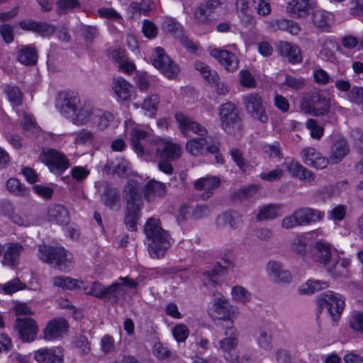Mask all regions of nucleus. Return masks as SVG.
<instances>
[{"label":"nucleus","mask_w":363,"mask_h":363,"mask_svg":"<svg viewBox=\"0 0 363 363\" xmlns=\"http://www.w3.org/2000/svg\"><path fill=\"white\" fill-rule=\"evenodd\" d=\"M144 233L148 241V251L152 258L162 257L170 247L169 235L162 228L159 218L151 217L144 225Z\"/></svg>","instance_id":"obj_1"},{"label":"nucleus","mask_w":363,"mask_h":363,"mask_svg":"<svg viewBox=\"0 0 363 363\" xmlns=\"http://www.w3.org/2000/svg\"><path fill=\"white\" fill-rule=\"evenodd\" d=\"M38 256L43 262L61 272H68L74 267L72 255L61 245H40Z\"/></svg>","instance_id":"obj_2"},{"label":"nucleus","mask_w":363,"mask_h":363,"mask_svg":"<svg viewBox=\"0 0 363 363\" xmlns=\"http://www.w3.org/2000/svg\"><path fill=\"white\" fill-rule=\"evenodd\" d=\"M299 108L301 111L305 114L320 117L329 113L330 103L326 96L318 91H310L303 94Z\"/></svg>","instance_id":"obj_3"},{"label":"nucleus","mask_w":363,"mask_h":363,"mask_svg":"<svg viewBox=\"0 0 363 363\" xmlns=\"http://www.w3.org/2000/svg\"><path fill=\"white\" fill-rule=\"evenodd\" d=\"M222 129L229 134H236L242 130L243 123L238 107L232 101L222 104L218 108Z\"/></svg>","instance_id":"obj_4"},{"label":"nucleus","mask_w":363,"mask_h":363,"mask_svg":"<svg viewBox=\"0 0 363 363\" xmlns=\"http://www.w3.org/2000/svg\"><path fill=\"white\" fill-rule=\"evenodd\" d=\"M324 215L323 211L309 207H302L294 211L291 215L285 216L281 221V225L287 230L296 226L307 225L320 221Z\"/></svg>","instance_id":"obj_5"},{"label":"nucleus","mask_w":363,"mask_h":363,"mask_svg":"<svg viewBox=\"0 0 363 363\" xmlns=\"http://www.w3.org/2000/svg\"><path fill=\"white\" fill-rule=\"evenodd\" d=\"M242 104L246 112L250 117L265 124L269 121V116L266 109V102L263 97L257 93L249 94L242 98Z\"/></svg>","instance_id":"obj_6"},{"label":"nucleus","mask_w":363,"mask_h":363,"mask_svg":"<svg viewBox=\"0 0 363 363\" xmlns=\"http://www.w3.org/2000/svg\"><path fill=\"white\" fill-rule=\"evenodd\" d=\"M39 158L48 167L50 172L56 176L62 175L69 167L67 157L52 148L43 150Z\"/></svg>","instance_id":"obj_7"},{"label":"nucleus","mask_w":363,"mask_h":363,"mask_svg":"<svg viewBox=\"0 0 363 363\" xmlns=\"http://www.w3.org/2000/svg\"><path fill=\"white\" fill-rule=\"evenodd\" d=\"M318 304L321 308H326L333 320L336 321L340 316L345 308V298L339 294L332 291L320 295L318 298Z\"/></svg>","instance_id":"obj_8"},{"label":"nucleus","mask_w":363,"mask_h":363,"mask_svg":"<svg viewBox=\"0 0 363 363\" xmlns=\"http://www.w3.org/2000/svg\"><path fill=\"white\" fill-rule=\"evenodd\" d=\"M81 100L78 93L72 91H65L58 93L56 97V107L59 111L67 118L74 114Z\"/></svg>","instance_id":"obj_9"},{"label":"nucleus","mask_w":363,"mask_h":363,"mask_svg":"<svg viewBox=\"0 0 363 363\" xmlns=\"http://www.w3.org/2000/svg\"><path fill=\"white\" fill-rule=\"evenodd\" d=\"M152 64L168 78L175 77L179 72V67L169 58L162 48H155Z\"/></svg>","instance_id":"obj_10"},{"label":"nucleus","mask_w":363,"mask_h":363,"mask_svg":"<svg viewBox=\"0 0 363 363\" xmlns=\"http://www.w3.org/2000/svg\"><path fill=\"white\" fill-rule=\"evenodd\" d=\"M337 251L329 242L323 240L317 241L314 246L313 259L326 267L331 265L332 262H336Z\"/></svg>","instance_id":"obj_11"},{"label":"nucleus","mask_w":363,"mask_h":363,"mask_svg":"<svg viewBox=\"0 0 363 363\" xmlns=\"http://www.w3.org/2000/svg\"><path fill=\"white\" fill-rule=\"evenodd\" d=\"M14 328L17 330L19 337L26 342L34 341L38 332L37 323L30 317L17 318L15 320Z\"/></svg>","instance_id":"obj_12"},{"label":"nucleus","mask_w":363,"mask_h":363,"mask_svg":"<svg viewBox=\"0 0 363 363\" xmlns=\"http://www.w3.org/2000/svg\"><path fill=\"white\" fill-rule=\"evenodd\" d=\"M151 145L156 156L160 159L176 160L182 153L179 145L161 138L153 140Z\"/></svg>","instance_id":"obj_13"},{"label":"nucleus","mask_w":363,"mask_h":363,"mask_svg":"<svg viewBox=\"0 0 363 363\" xmlns=\"http://www.w3.org/2000/svg\"><path fill=\"white\" fill-rule=\"evenodd\" d=\"M121 292V284L118 282H113L106 287L99 281H94L87 294L97 298H106L117 302Z\"/></svg>","instance_id":"obj_14"},{"label":"nucleus","mask_w":363,"mask_h":363,"mask_svg":"<svg viewBox=\"0 0 363 363\" xmlns=\"http://www.w3.org/2000/svg\"><path fill=\"white\" fill-rule=\"evenodd\" d=\"M167 191V184L155 179H150L142 189L143 196L149 203L163 199Z\"/></svg>","instance_id":"obj_15"},{"label":"nucleus","mask_w":363,"mask_h":363,"mask_svg":"<svg viewBox=\"0 0 363 363\" xmlns=\"http://www.w3.org/2000/svg\"><path fill=\"white\" fill-rule=\"evenodd\" d=\"M267 273L269 279L276 284H289L292 276L291 272L284 268L283 264L277 261L270 260L266 266Z\"/></svg>","instance_id":"obj_16"},{"label":"nucleus","mask_w":363,"mask_h":363,"mask_svg":"<svg viewBox=\"0 0 363 363\" xmlns=\"http://www.w3.org/2000/svg\"><path fill=\"white\" fill-rule=\"evenodd\" d=\"M223 4L222 0H204L195 10L194 17L199 24H208L212 19V13Z\"/></svg>","instance_id":"obj_17"},{"label":"nucleus","mask_w":363,"mask_h":363,"mask_svg":"<svg viewBox=\"0 0 363 363\" xmlns=\"http://www.w3.org/2000/svg\"><path fill=\"white\" fill-rule=\"evenodd\" d=\"M19 26L24 30L32 31L43 38L50 37L56 31L55 26L45 21H36L32 19L20 21Z\"/></svg>","instance_id":"obj_18"},{"label":"nucleus","mask_w":363,"mask_h":363,"mask_svg":"<svg viewBox=\"0 0 363 363\" xmlns=\"http://www.w3.org/2000/svg\"><path fill=\"white\" fill-rule=\"evenodd\" d=\"M69 328L67 320L62 317L50 320L44 328V337L47 340H52L66 333Z\"/></svg>","instance_id":"obj_19"},{"label":"nucleus","mask_w":363,"mask_h":363,"mask_svg":"<svg viewBox=\"0 0 363 363\" xmlns=\"http://www.w3.org/2000/svg\"><path fill=\"white\" fill-rule=\"evenodd\" d=\"M301 157L305 164L318 169H324L328 164V160L322 157L313 147L303 148L301 152Z\"/></svg>","instance_id":"obj_20"},{"label":"nucleus","mask_w":363,"mask_h":363,"mask_svg":"<svg viewBox=\"0 0 363 363\" xmlns=\"http://www.w3.org/2000/svg\"><path fill=\"white\" fill-rule=\"evenodd\" d=\"M24 250L23 246L18 242H8L4 245L2 263L11 267H16L20 260V255Z\"/></svg>","instance_id":"obj_21"},{"label":"nucleus","mask_w":363,"mask_h":363,"mask_svg":"<svg viewBox=\"0 0 363 363\" xmlns=\"http://www.w3.org/2000/svg\"><path fill=\"white\" fill-rule=\"evenodd\" d=\"M0 215L8 218L13 223L19 226L30 225V221L16 213L13 203L9 200H3L0 202Z\"/></svg>","instance_id":"obj_22"},{"label":"nucleus","mask_w":363,"mask_h":363,"mask_svg":"<svg viewBox=\"0 0 363 363\" xmlns=\"http://www.w3.org/2000/svg\"><path fill=\"white\" fill-rule=\"evenodd\" d=\"M175 119L184 134H187L189 131H191L196 134L203 136L207 133V130L205 127L200 123L192 121L182 112L176 113Z\"/></svg>","instance_id":"obj_23"},{"label":"nucleus","mask_w":363,"mask_h":363,"mask_svg":"<svg viewBox=\"0 0 363 363\" xmlns=\"http://www.w3.org/2000/svg\"><path fill=\"white\" fill-rule=\"evenodd\" d=\"M211 55L228 72H234L239 67L240 61L237 56L227 50L213 49Z\"/></svg>","instance_id":"obj_24"},{"label":"nucleus","mask_w":363,"mask_h":363,"mask_svg":"<svg viewBox=\"0 0 363 363\" xmlns=\"http://www.w3.org/2000/svg\"><path fill=\"white\" fill-rule=\"evenodd\" d=\"M48 220L52 223L67 225L69 222V213L63 205L50 203L48 208Z\"/></svg>","instance_id":"obj_25"},{"label":"nucleus","mask_w":363,"mask_h":363,"mask_svg":"<svg viewBox=\"0 0 363 363\" xmlns=\"http://www.w3.org/2000/svg\"><path fill=\"white\" fill-rule=\"evenodd\" d=\"M142 204H125L124 223L130 231L138 230V223L140 217Z\"/></svg>","instance_id":"obj_26"},{"label":"nucleus","mask_w":363,"mask_h":363,"mask_svg":"<svg viewBox=\"0 0 363 363\" xmlns=\"http://www.w3.org/2000/svg\"><path fill=\"white\" fill-rule=\"evenodd\" d=\"M278 51L281 56L286 57L291 64L300 63L303 60L301 49L298 46L290 43L280 42L278 45Z\"/></svg>","instance_id":"obj_27"},{"label":"nucleus","mask_w":363,"mask_h":363,"mask_svg":"<svg viewBox=\"0 0 363 363\" xmlns=\"http://www.w3.org/2000/svg\"><path fill=\"white\" fill-rule=\"evenodd\" d=\"M140 183L135 179H129L123 187L125 204H143L140 194Z\"/></svg>","instance_id":"obj_28"},{"label":"nucleus","mask_w":363,"mask_h":363,"mask_svg":"<svg viewBox=\"0 0 363 363\" xmlns=\"http://www.w3.org/2000/svg\"><path fill=\"white\" fill-rule=\"evenodd\" d=\"M313 6L312 0H292L288 4L286 9L291 16L301 18L308 15Z\"/></svg>","instance_id":"obj_29"},{"label":"nucleus","mask_w":363,"mask_h":363,"mask_svg":"<svg viewBox=\"0 0 363 363\" xmlns=\"http://www.w3.org/2000/svg\"><path fill=\"white\" fill-rule=\"evenodd\" d=\"M350 152V146L346 140L341 138L334 143L331 147L328 163L333 164L340 163Z\"/></svg>","instance_id":"obj_30"},{"label":"nucleus","mask_w":363,"mask_h":363,"mask_svg":"<svg viewBox=\"0 0 363 363\" xmlns=\"http://www.w3.org/2000/svg\"><path fill=\"white\" fill-rule=\"evenodd\" d=\"M34 359L40 363H63L64 356L53 348H43L34 352Z\"/></svg>","instance_id":"obj_31"},{"label":"nucleus","mask_w":363,"mask_h":363,"mask_svg":"<svg viewBox=\"0 0 363 363\" xmlns=\"http://www.w3.org/2000/svg\"><path fill=\"white\" fill-rule=\"evenodd\" d=\"M238 345V333L233 326H227L225 337L219 341L220 350L225 352H230L235 350Z\"/></svg>","instance_id":"obj_32"},{"label":"nucleus","mask_w":363,"mask_h":363,"mask_svg":"<svg viewBox=\"0 0 363 363\" xmlns=\"http://www.w3.org/2000/svg\"><path fill=\"white\" fill-rule=\"evenodd\" d=\"M275 327L272 324H266L260 328L257 336L259 347L265 350H271L273 348L272 337Z\"/></svg>","instance_id":"obj_33"},{"label":"nucleus","mask_w":363,"mask_h":363,"mask_svg":"<svg viewBox=\"0 0 363 363\" xmlns=\"http://www.w3.org/2000/svg\"><path fill=\"white\" fill-rule=\"evenodd\" d=\"M285 165L289 173L294 177H296L301 180H308L309 182L315 179L314 174L298 162L292 160L290 162H286Z\"/></svg>","instance_id":"obj_34"},{"label":"nucleus","mask_w":363,"mask_h":363,"mask_svg":"<svg viewBox=\"0 0 363 363\" xmlns=\"http://www.w3.org/2000/svg\"><path fill=\"white\" fill-rule=\"evenodd\" d=\"M112 89L120 99L123 101L130 99L132 86L123 77H118L113 79Z\"/></svg>","instance_id":"obj_35"},{"label":"nucleus","mask_w":363,"mask_h":363,"mask_svg":"<svg viewBox=\"0 0 363 363\" xmlns=\"http://www.w3.org/2000/svg\"><path fill=\"white\" fill-rule=\"evenodd\" d=\"M17 59L26 66L35 65L38 59V52L32 45L23 46L17 53Z\"/></svg>","instance_id":"obj_36"},{"label":"nucleus","mask_w":363,"mask_h":363,"mask_svg":"<svg viewBox=\"0 0 363 363\" xmlns=\"http://www.w3.org/2000/svg\"><path fill=\"white\" fill-rule=\"evenodd\" d=\"M226 269L220 265L213 266L211 271L203 273V281L206 286H215L220 281V277L225 274Z\"/></svg>","instance_id":"obj_37"},{"label":"nucleus","mask_w":363,"mask_h":363,"mask_svg":"<svg viewBox=\"0 0 363 363\" xmlns=\"http://www.w3.org/2000/svg\"><path fill=\"white\" fill-rule=\"evenodd\" d=\"M94 112L92 108L82 106V104L77 107L74 114H72L69 118L76 125H84L93 118Z\"/></svg>","instance_id":"obj_38"},{"label":"nucleus","mask_w":363,"mask_h":363,"mask_svg":"<svg viewBox=\"0 0 363 363\" xmlns=\"http://www.w3.org/2000/svg\"><path fill=\"white\" fill-rule=\"evenodd\" d=\"M213 315L215 318L225 320L230 315V310L227 300L223 296L220 295L214 299Z\"/></svg>","instance_id":"obj_39"},{"label":"nucleus","mask_w":363,"mask_h":363,"mask_svg":"<svg viewBox=\"0 0 363 363\" xmlns=\"http://www.w3.org/2000/svg\"><path fill=\"white\" fill-rule=\"evenodd\" d=\"M312 16L313 22L317 28L322 30H328L333 17L330 12L317 10L313 13Z\"/></svg>","instance_id":"obj_40"},{"label":"nucleus","mask_w":363,"mask_h":363,"mask_svg":"<svg viewBox=\"0 0 363 363\" xmlns=\"http://www.w3.org/2000/svg\"><path fill=\"white\" fill-rule=\"evenodd\" d=\"M161 28L163 32L170 34L177 39L184 33L182 26L172 18H165L162 23Z\"/></svg>","instance_id":"obj_41"},{"label":"nucleus","mask_w":363,"mask_h":363,"mask_svg":"<svg viewBox=\"0 0 363 363\" xmlns=\"http://www.w3.org/2000/svg\"><path fill=\"white\" fill-rule=\"evenodd\" d=\"M329 286L327 281L309 279L303 285L299 288V294H313L317 291L325 289Z\"/></svg>","instance_id":"obj_42"},{"label":"nucleus","mask_w":363,"mask_h":363,"mask_svg":"<svg viewBox=\"0 0 363 363\" xmlns=\"http://www.w3.org/2000/svg\"><path fill=\"white\" fill-rule=\"evenodd\" d=\"M75 143L80 145H92L95 146L99 143L98 137L91 130L82 129L73 134Z\"/></svg>","instance_id":"obj_43"},{"label":"nucleus","mask_w":363,"mask_h":363,"mask_svg":"<svg viewBox=\"0 0 363 363\" xmlns=\"http://www.w3.org/2000/svg\"><path fill=\"white\" fill-rule=\"evenodd\" d=\"M130 135L132 146L135 152L139 155H144L145 153V150L140 143V140L146 138L147 135V131L138 128H134L131 130Z\"/></svg>","instance_id":"obj_44"},{"label":"nucleus","mask_w":363,"mask_h":363,"mask_svg":"<svg viewBox=\"0 0 363 363\" xmlns=\"http://www.w3.org/2000/svg\"><path fill=\"white\" fill-rule=\"evenodd\" d=\"M220 185V180L216 177H203L199 179L194 184V187L199 191H206L209 197V194H212L211 191L217 188Z\"/></svg>","instance_id":"obj_45"},{"label":"nucleus","mask_w":363,"mask_h":363,"mask_svg":"<svg viewBox=\"0 0 363 363\" xmlns=\"http://www.w3.org/2000/svg\"><path fill=\"white\" fill-rule=\"evenodd\" d=\"M153 2L151 0H142L140 3L131 2L127 10L128 12L134 16L137 13L148 16L152 11V5Z\"/></svg>","instance_id":"obj_46"},{"label":"nucleus","mask_w":363,"mask_h":363,"mask_svg":"<svg viewBox=\"0 0 363 363\" xmlns=\"http://www.w3.org/2000/svg\"><path fill=\"white\" fill-rule=\"evenodd\" d=\"M6 189L16 196H27L29 190L18 179L9 178L6 183Z\"/></svg>","instance_id":"obj_47"},{"label":"nucleus","mask_w":363,"mask_h":363,"mask_svg":"<svg viewBox=\"0 0 363 363\" xmlns=\"http://www.w3.org/2000/svg\"><path fill=\"white\" fill-rule=\"evenodd\" d=\"M207 141L206 138H194L190 140L186 145V150L192 155L206 154V146Z\"/></svg>","instance_id":"obj_48"},{"label":"nucleus","mask_w":363,"mask_h":363,"mask_svg":"<svg viewBox=\"0 0 363 363\" xmlns=\"http://www.w3.org/2000/svg\"><path fill=\"white\" fill-rule=\"evenodd\" d=\"M101 200L103 203L112 209L119 201V192L117 189L107 186L102 194Z\"/></svg>","instance_id":"obj_49"},{"label":"nucleus","mask_w":363,"mask_h":363,"mask_svg":"<svg viewBox=\"0 0 363 363\" xmlns=\"http://www.w3.org/2000/svg\"><path fill=\"white\" fill-rule=\"evenodd\" d=\"M129 166L130 163L123 159L118 161L116 164L113 161H108L104 166V170L108 173L111 172L112 174H118L119 177H123L129 169Z\"/></svg>","instance_id":"obj_50"},{"label":"nucleus","mask_w":363,"mask_h":363,"mask_svg":"<svg viewBox=\"0 0 363 363\" xmlns=\"http://www.w3.org/2000/svg\"><path fill=\"white\" fill-rule=\"evenodd\" d=\"M281 206L279 204H268L259 208V211L257 215V220L274 219L279 216V211Z\"/></svg>","instance_id":"obj_51"},{"label":"nucleus","mask_w":363,"mask_h":363,"mask_svg":"<svg viewBox=\"0 0 363 363\" xmlns=\"http://www.w3.org/2000/svg\"><path fill=\"white\" fill-rule=\"evenodd\" d=\"M9 101L15 106H20L23 102V92L17 86L7 84L4 89Z\"/></svg>","instance_id":"obj_52"},{"label":"nucleus","mask_w":363,"mask_h":363,"mask_svg":"<svg viewBox=\"0 0 363 363\" xmlns=\"http://www.w3.org/2000/svg\"><path fill=\"white\" fill-rule=\"evenodd\" d=\"M114 118L113 115L110 112H102L98 111L94 113L93 116V122L96 123L98 128L100 130L106 129L111 121Z\"/></svg>","instance_id":"obj_53"},{"label":"nucleus","mask_w":363,"mask_h":363,"mask_svg":"<svg viewBox=\"0 0 363 363\" xmlns=\"http://www.w3.org/2000/svg\"><path fill=\"white\" fill-rule=\"evenodd\" d=\"M274 24L279 30L288 31L292 35H298L301 31L299 24L291 20L279 19L274 22Z\"/></svg>","instance_id":"obj_54"},{"label":"nucleus","mask_w":363,"mask_h":363,"mask_svg":"<svg viewBox=\"0 0 363 363\" xmlns=\"http://www.w3.org/2000/svg\"><path fill=\"white\" fill-rule=\"evenodd\" d=\"M217 225L219 227L230 226L231 229L238 228V216L232 212L225 211L218 216Z\"/></svg>","instance_id":"obj_55"},{"label":"nucleus","mask_w":363,"mask_h":363,"mask_svg":"<svg viewBox=\"0 0 363 363\" xmlns=\"http://www.w3.org/2000/svg\"><path fill=\"white\" fill-rule=\"evenodd\" d=\"M307 247V238L303 235H296L291 244L292 251L300 256L306 255Z\"/></svg>","instance_id":"obj_56"},{"label":"nucleus","mask_w":363,"mask_h":363,"mask_svg":"<svg viewBox=\"0 0 363 363\" xmlns=\"http://www.w3.org/2000/svg\"><path fill=\"white\" fill-rule=\"evenodd\" d=\"M194 67L201 72L203 78L209 82L217 83L219 76L216 72H212L209 66L202 62H196Z\"/></svg>","instance_id":"obj_57"},{"label":"nucleus","mask_w":363,"mask_h":363,"mask_svg":"<svg viewBox=\"0 0 363 363\" xmlns=\"http://www.w3.org/2000/svg\"><path fill=\"white\" fill-rule=\"evenodd\" d=\"M56 6L57 13L62 15L80 8L81 4L78 0H58Z\"/></svg>","instance_id":"obj_58"},{"label":"nucleus","mask_w":363,"mask_h":363,"mask_svg":"<svg viewBox=\"0 0 363 363\" xmlns=\"http://www.w3.org/2000/svg\"><path fill=\"white\" fill-rule=\"evenodd\" d=\"M327 270L330 274L335 278L349 277L350 272L348 269H345L342 265L339 264V257H337L336 262H332L331 265L327 267Z\"/></svg>","instance_id":"obj_59"},{"label":"nucleus","mask_w":363,"mask_h":363,"mask_svg":"<svg viewBox=\"0 0 363 363\" xmlns=\"http://www.w3.org/2000/svg\"><path fill=\"white\" fill-rule=\"evenodd\" d=\"M259 187L257 185H250L247 187L240 189L231 195V198L235 200H245L254 196L258 191Z\"/></svg>","instance_id":"obj_60"},{"label":"nucleus","mask_w":363,"mask_h":363,"mask_svg":"<svg viewBox=\"0 0 363 363\" xmlns=\"http://www.w3.org/2000/svg\"><path fill=\"white\" fill-rule=\"evenodd\" d=\"M159 101L160 99L157 94L148 96L145 99H144L142 106L149 116H155L157 110Z\"/></svg>","instance_id":"obj_61"},{"label":"nucleus","mask_w":363,"mask_h":363,"mask_svg":"<svg viewBox=\"0 0 363 363\" xmlns=\"http://www.w3.org/2000/svg\"><path fill=\"white\" fill-rule=\"evenodd\" d=\"M78 281L69 277H55L52 279V283L55 286L60 287L63 289L72 290L77 286Z\"/></svg>","instance_id":"obj_62"},{"label":"nucleus","mask_w":363,"mask_h":363,"mask_svg":"<svg viewBox=\"0 0 363 363\" xmlns=\"http://www.w3.org/2000/svg\"><path fill=\"white\" fill-rule=\"evenodd\" d=\"M282 84L289 87L291 89L298 91L305 87L306 82L302 77L297 78L286 74H285V81L282 83Z\"/></svg>","instance_id":"obj_63"},{"label":"nucleus","mask_w":363,"mask_h":363,"mask_svg":"<svg viewBox=\"0 0 363 363\" xmlns=\"http://www.w3.org/2000/svg\"><path fill=\"white\" fill-rule=\"evenodd\" d=\"M232 296L235 301L242 303L250 301L251 297L250 293L241 286L232 289Z\"/></svg>","instance_id":"obj_64"}]
</instances>
